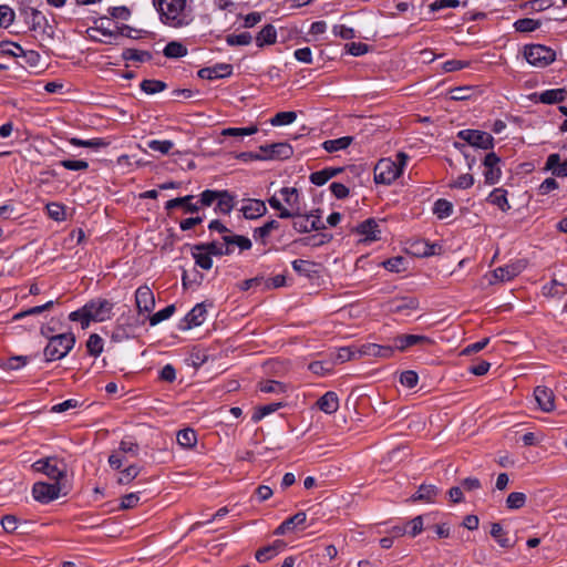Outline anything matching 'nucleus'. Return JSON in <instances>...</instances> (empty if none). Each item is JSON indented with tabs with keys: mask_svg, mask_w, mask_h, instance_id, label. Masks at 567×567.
I'll list each match as a JSON object with an SVG mask.
<instances>
[{
	"mask_svg": "<svg viewBox=\"0 0 567 567\" xmlns=\"http://www.w3.org/2000/svg\"><path fill=\"white\" fill-rule=\"evenodd\" d=\"M360 358L362 357H379L390 358L393 355L394 348L391 346H380L375 343H365L357 349Z\"/></svg>",
	"mask_w": 567,
	"mask_h": 567,
	"instance_id": "obj_15",
	"label": "nucleus"
},
{
	"mask_svg": "<svg viewBox=\"0 0 567 567\" xmlns=\"http://www.w3.org/2000/svg\"><path fill=\"white\" fill-rule=\"evenodd\" d=\"M507 193L503 188H495L488 196V202L497 206L501 210L506 212L511 208L507 200Z\"/></svg>",
	"mask_w": 567,
	"mask_h": 567,
	"instance_id": "obj_34",
	"label": "nucleus"
},
{
	"mask_svg": "<svg viewBox=\"0 0 567 567\" xmlns=\"http://www.w3.org/2000/svg\"><path fill=\"white\" fill-rule=\"evenodd\" d=\"M292 268L299 275L311 278L316 272V264L310 260L296 259L292 261Z\"/></svg>",
	"mask_w": 567,
	"mask_h": 567,
	"instance_id": "obj_38",
	"label": "nucleus"
},
{
	"mask_svg": "<svg viewBox=\"0 0 567 567\" xmlns=\"http://www.w3.org/2000/svg\"><path fill=\"white\" fill-rule=\"evenodd\" d=\"M177 443L184 449H192L197 443V436L194 430L184 429L177 432Z\"/></svg>",
	"mask_w": 567,
	"mask_h": 567,
	"instance_id": "obj_35",
	"label": "nucleus"
},
{
	"mask_svg": "<svg viewBox=\"0 0 567 567\" xmlns=\"http://www.w3.org/2000/svg\"><path fill=\"white\" fill-rule=\"evenodd\" d=\"M342 172V168H324L310 175V181L317 186L324 185L330 178Z\"/></svg>",
	"mask_w": 567,
	"mask_h": 567,
	"instance_id": "obj_31",
	"label": "nucleus"
},
{
	"mask_svg": "<svg viewBox=\"0 0 567 567\" xmlns=\"http://www.w3.org/2000/svg\"><path fill=\"white\" fill-rule=\"evenodd\" d=\"M353 138L351 136H342L336 140H328L322 143V147L328 153L338 152L341 150H346L348 146L351 145Z\"/></svg>",
	"mask_w": 567,
	"mask_h": 567,
	"instance_id": "obj_32",
	"label": "nucleus"
},
{
	"mask_svg": "<svg viewBox=\"0 0 567 567\" xmlns=\"http://www.w3.org/2000/svg\"><path fill=\"white\" fill-rule=\"evenodd\" d=\"M282 547L284 543L281 540H276L272 545L262 547L257 550L255 557L259 563H266L275 557Z\"/></svg>",
	"mask_w": 567,
	"mask_h": 567,
	"instance_id": "obj_29",
	"label": "nucleus"
},
{
	"mask_svg": "<svg viewBox=\"0 0 567 567\" xmlns=\"http://www.w3.org/2000/svg\"><path fill=\"white\" fill-rule=\"evenodd\" d=\"M312 215H307L302 213V209H300V214L292 217L293 220V228L298 233H309L311 230H319L323 229L324 225H318L317 221H311Z\"/></svg>",
	"mask_w": 567,
	"mask_h": 567,
	"instance_id": "obj_19",
	"label": "nucleus"
},
{
	"mask_svg": "<svg viewBox=\"0 0 567 567\" xmlns=\"http://www.w3.org/2000/svg\"><path fill=\"white\" fill-rule=\"evenodd\" d=\"M491 535L504 548L512 547L509 539L505 537L503 527L498 523H494L491 526Z\"/></svg>",
	"mask_w": 567,
	"mask_h": 567,
	"instance_id": "obj_51",
	"label": "nucleus"
},
{
	"mask_svg": "<svg viewBox=\"0 0 567 567\" xmlns=\"http://www.w3.org/2000/svg\"><path fill=\"white\" fill-rule=\"evenodd\" d=\"M113 303L106 299L92 300L85 305L91 321L102 322L111 318Z\"/></svg>",
	"mask_w": 567,
	"mask_h": 567,
	"instance_id": "obj_10",
	"label": "nucleus"
},
{
	"mask_svg": "<svg viewBox=\"0 0 567 567\" xmlns=\"http://www.w3.org/2000/svg\"><path fill=\"white\" fill-rule=\"evenodd\" d=\"M457 136L467 142L471 146L489 150L493 148L494 137L487 133L477 130H462L458 132Z\"/></svg>",
	"mask_w": 567,
	"mask_h": 567,
	"instance_id": "obj_7",
	"label": "nucleus"
},
{
	"mask_svg": "<svg viewBox=\"0 0 567 567\" xmlns=\"http://www.w3.org/2000/svg\"><path fill=\"white\" fill-rule=\"evenodd\" d=\"M355 231L361 236L362 241H377L380 239L381 235L380 225L373 218H369L359 224Z\"/></svg>",
	"mask_w": 567,
	"mask_h": 567,
	"instance_id": "obj_14",
	"label": "nucleus"
},
{
	"mask_svg": "<svg viewBox=\"0 0 567 567\" xmlns=\"http://www.w3.org/2000/svg\"><path fill=\"white\" fill-rule=\"evenodd\" d=\"M434 214L440 218H446L453 213V205L446 199H437L433 207Z\"/></svg>",
	"mask_w": 567,
	"mask_h": 567,
	"instance_id": "obj_43",
	"label": "nucleus"
},
{
	"mask_svg": "<svg viewBox=\"0 0 567 567\" xmlns=\"http://www.w3.org/2000/svg\"><path fill=\"white\" fill-rule=\"evenodd\" d=\"M175 306L174 305H169L167 307H165L164 309L157 311L156 313H154L151 318H150V323L151 326H156L158 324L159 322L171 318L173 316V313L175 312Z\"/></svg>",
	"mask_w": 567,
	"mask_h": 567,
	"instance_id": "obj_53",
	"label": "nucleus"
},
{
	"mask_svg": "<svg viewBox=\"0 0 567 567\" xmlns=\"http://www.w3.org/2000/svg\"><path fill=\"white\" fill-rule=\"evenodd\" d=\"M190 2L192 0H155L154 6L162 23L171 28H183L194 19Z\"/></svg>",
	"mask_w": 567,
	"mask_h": 567,
	"instance_id": "obj_1",
	"label": "nucleus"
},
{
	"mask_svg": "<svg viewBox=\"0 0 567 567\" xmlns=\"http://www.w3.org/2000/svg\"><path fill=\"white\" fill-rule=\"evenodd\" d=\"M276 39H277V32H276L275 27L271 24H267L258 33L256 41H257L258 47H262L265 44L275 43Z\"/></svg>",
	"mask_w": 567,
	"mask_h": 567,
	"instance_id": "obj_37",
	"label": "nucleus"
},
{
	"mask_svg": "<svg viewBox=\"0 0 567 567\" xmlns=\"http://www.w3.org/2000/svg\"><path fill=\"white\" fill-rule=\"evenodd\" d=\"M501 158L493 152L488 153L484 158V177L485 183L489 185L496 184L502 175L501 167H499Z\"/></svg>",
	"mask_w": 567,
	"mask_h": 567,
	"instance_id": "obj_12",
	"label": "nucleus"
},
{
	"mask_svg": "<svg viewBox=\"0 0 567 567\" xmlns=\"http://www.w3.org/2000/svg\"><path fill=\"white\" fill-rule=\"evenodd\" d=\"M409 156L404 152H399L395 159L382 158L374 167V181L378 184L390 185L398 179L406 166Z\"/></svg>",
	"mask_w": 567,
	"mask_h": 567,
	"instance_id": "obj_2",
	"label": "nucleus"
},
{
	"mask_svg": "<svg viewBox=\"0 0 567 567\" xmlns=\"http://www.w3.org/2000/svg\"><path fill=\"white\" fill-rule=\"evenodd\" d=\"M118 451H121L123 454H125L126 456H137L138 454V445L137 443L131 441V440H123L121 441L120 443V446L117 449Z\"/></svg>",
	"mask_w": 567,
	"mask_h": 567,
	"instance_id": "obj_63",
	"label": "nucleus"
},
{
	"mask_svg": "<svg viewBox=\"0 0 567 567\" xmlns=\"http://www.w3.org/2000/svg\"><path fill=\"white\" fill-rule=\"evenodd\" d=\"M417 381H419L417 373L412 370H408V371H404L401 373L400 382L402 385H404L409 389L414 388L417 384Z\"/></svg>",
	"mask_w": 567,
	"mask_h": 567,
	"instance_id": "obj_64",
	"label": "nucleus"
},
{
	"mask_svg": "<svg viewBox=\"0 0 567 567\" xmlns=\"http://www.w3.org/2000/svg\"><path fill=\"white\" fill-rule=\"evenodd\" d=\"M53 305H54V301L50 300V301H48L47 303H44L42 306H35V307L29 308L25 311H21L19 313H16L13 316V319L14 320H19V319H21V318H23L25 316L40 315L43 311L51 309L53 307Z\"/></svg>",
	"mask_w": 567,
	"mask_h": 567,
	"instance_id": "obj_54",
	"label": "nucleus"
},
{
	"mask_svg": "<svg viewBox=\"0 0 567 567\" xmlns=\"http://www.w3.org/2000/svg\"><path fill=\"white\" fill-rule=\"evenodd\" d=\"M297 114L292 111L279 112L271 120L270 124L274 126L288 125L296 121Z\"/></svg>",
	"mask_w": 567,
	"mask_h": 567,
	"instance_id": "obj_47",
	"label": "nucleus"
},
{
	"mask_svg": "<svg viewBox=\"0 0 567 567\" xmlns=\"http://www.w3.org/2000/svg\"><path fill=\"white\" fill-rule=\"evenodd\" d=\"M147 147L154 152H159L161 154H168L169 151L174 147V143L172 141H158L152 140L147 142Z\"/></svg>",
	"mask_w": 567,
	"mask_h": 567,
	"instance_id": "obj_55",
	"label": "nucleus"
},
{
	"mask_svg": "<svg viewBox=\"0 0 567 567\" xmlns=\"http://www.w3.org/2000/svg\"><path fill=\"white\" fill-rule=\"evenodd\" d=\"M527 497L522 492H513L506 498V506L509 509H519L525 506Z\"/></svg>",
	"mask_w": 567,
	"mask_h": 567,
	"instance_id": "obj_46",
	"label": "nucleus"
},
{
	"mask_svg": "<svg viewBox=\"0 0 567 567\" xmlns=\"http://www.w3.org/2000/svg\"><path fill=\"white\" fill-rule=\"evenodd\" d=\"M515 30L518 32H532L540 27V22L535 19L524 18L514 23Z\"/></svg>",
	"mask_w": 567,
	"mask_h": 567,
	"instance_id": "obj_48",
	"label": "nucleus"
},
{
	"mask_svg": "<svg viewBox=\"0 0 567 567\" xmlns=\"http://www.w3.org/2000/svg\"><path fill=\"white\" fill-rule=\"evenodd\" d=\"M441 247L436 244H429L424 240L415 241L411 245V251L413 255L419 257H429L437 254Z\"/></svg>",
	"mask_w": 567,
	"mask_h": 567,
	"instance_id": "obj_25",
	"label": "nucleus"
},
{
	"mask_svg": "<svg viewBox=\"0 0 567 567\" xmlns=\"http://www.w3.org/2000/svg\"><path fill=\"white\" fill-rule=\"evenodd\" d=\"M193 199H194L193 195L174 198L166 203L165 208L167 210H172L177 207H183L186 213H196V212H198L199 206L197 203H193Z\"/></svg>",
	"mask_w": 567,
	"mask_h": 567,
	"instance_id": "obj_22",
	"label": "nucleus"
},
{
	"mask_svg": "<svg viewBox=\"0 0 567 567\" xmlns=\"http://www.w3.org/2000/svg\"><path fill=\"white\" fill-rule=\"evenodd\" d=\"M251 35L249 32H243L239 34H229L226 38V42L229 45H248L251 42Z\"/></svg>",
	"mask_w": 567,
	"mask_h": 567,
	"instance_id": "obj_59",
	"label": "nucleus"
},
{
	"mask_svg": "<svg viewBox=\"0 0 567 567\" xmlns=\"http://www.w3.org/2000/svg\"><path fill=\"white\" fill-rule=\"evenodd\" d=\"M358 347H344V348H340L337 352V355H336V362L338 363H342V362H346V361H350V360H354V359H359V354H358V351H357Z\"/></svg>",
	"mask_w": 567,
	"mask_h": 567,
	"instance_id": "obj_50",
	"label": "nucleus"
},
{
	"mask_svg": "<svg viewBox=\"0 0 567 567\" xmlns=\"http://www.w3.org/2000/svg\"><path fill=\"white\" fill-rule=\"evenodd\" d=\"M567 96V91L565 89H553L546 90L539 94V101L544 104H554L558 102H563Z\"/></svg>",
	"mask_w": 567,
	"mask_h": 567,
	"instance_id": "obj_30",
	"label": "nucleus"
},
{
	"mask_svg": "<svg viewBox=\"0 0 567 567\" xmlns=\"http://www.w3.org/2000/svg\"><path fill=\"white\" fill-rule=\"evenodd\" d=\"M280 406H281V403H270V404L262 405L256 410V412L254 413L251 419L254 422H258L266 415L277 411Z\"/></svg>",
	"mask_w": 567,
	"mask_h": 567,
	"instance_id": "obj_61",
	"label": "nucleus"
},
{
	"mask_svg": "<svg viewBox=\"0 0 567 567\" xmlns=\"http://www.w3.org/2000/svg\"><path fill=\"white\" fill-rule=\"evenodd\" d=\"M223 240L225 246L228 249H233L234 247H238L240 251L249 250L252 246L251 240L248 237L241 235H235L231 231L227 235L223 236Z\"/></svg>",
	"mask_w": 567,
	"mask_h": 567,
	"instance_id": "obj_23",
	"label": "nucleus"
},
{
	"mask_svg": "<svg viewBox=\"0 0 567 567\" xmlns=\"http://www.w3.org/2000/svg\"><path fill=\"white\" fill-rule=\"evenodd\" d=\"M264 161H284L292 156L293 150L289 143L280 142L259 146Z\"/></svg>",
	"mask_w": 567,
	"mask_h": 567,
	"instance_id": "obj_8",
	"label": "nucleus"
},
{
	"mask_svg": "<svg viewBox=\"0 0 567 567\" xmlns=\"http://www.w3.org/2000/svg\"><path fill=\"white\" fill-rule=\"evenodd\" d=\"M166 89V84L159 80H144L141 83V90L146 94H155Z\"/></svg>",
	"mask_w": 567,
	"mask_h": 567,
	"instance_id": "obj_49",
	"label": "nucleus"
},
{
	"mask_svg": "<svg viewBox=\"0 0 567 567\" xmlns=\"http://www.w3.org/2000/svg\"><path fill=\"white\" fill-rule=\"evenodd\" d=\"M206 318V308L203 303H197L186 316L185 323L186 328L200 326Z\"/></svg>",
	"mask_w": 567,
	"mask_h": 567,
	"instance_id": "obj_24",
	"label": "nucleus"
},
{
	"mask_svg": "<svg viewBox=\"0 0 567 567\" xmlns=\"http://www.w3.org/2000/svg\"><path fill=\"white\" fill-rule=\"evenodd\" d=\"M258 132L256 125L248 127H227L221 131L223 136H248Z\"/></svg>",
	"mask_w": 567,
	"mask_h": 567,
	"instance_id": "obj_45",
	"label": "nucleus"
},
{
	"mask_svg": "<svg viewBox=\"0 0 567 567\" xmlns=\"http://www.w3.org/2000/svg\"><path fill=\"white\" fill-rule=\"evenodd\" d=\"M526 61L535 68H546L556 59V52L543 44H529L523 51Z\"/></svg>",
	"mask_w": 567,
	"mask_h": 567,
	"instance_id": "obj_5",
	"label": "nucleus"
},
{
	"mask_svg": "<svg viewBox=\"0 0 567 567\" xmlns=\"http://www.w3.org/2000/svg\"><path fill=\"white\" fill-rule=\"evenodd\" d=\"M307 520L305 512H299L284 520L275 530V535H285L302 526Z\"/></svg>",
	"mask_w": 567,
	"mask_h": 567,
	"instance_id": "obj_18",
	"label": "nucleus"
},
{
	"mask_svg": "<svg viewBox=\"0 0 567 567\" xmlns=\"http://www.w3.org/2000/svg\"><path fill=\"white\" fill-rule=\"evenodd\" d=\"M437 493L439 489L434 485H421L414 494L413 499L431 503L434 501Z\"/></svg>",
	"mask_w": 567,
	"mask_h": 567,
	"instance_id": "obj_39",
	"label": "nucleus"
},
{
	"mask_svg": "<svg viewBox=\"0 0 567 567\" xmlns=\"http://www.w3.org/2000/svg\"><path fill=\"white\" fill-rule=\"evenodd\" d=\"M317 406L326 414H333L339 409V398L336 392H326L318 401Z\"/></svg>",
	"mask_w": 567,
	"mask_h": 567,
	"instance_id": "obj_21",
	"label": "nucleus"
},
{
	"mask_svg": "<svg viewBox=\"0 0 567 567\" xmlns=\"http://www.w3.org/2000/svg\"><path fill=\"white\" fill-rule=\"evenodd\" d=\"M32 468L47 475L55 483H62V480L66 476V464L56 457L39 460L32 464Z\"/></svg>",
	"mask_w": 567,
	"mask_h": 567,
	"instance_id": "obj_6",
	"label": "nucleus"
},
{
	"mask_svg": "<svg viewBox=\"0 0 567 567\" xmlns=\"http://www.w3.org/2000/svg\"><path fill=\"white\" fill-rule=\"evenodd\" d=\"M14 20V11L7 4L0 6V28L9 27Z\"/></svg>",
	"mask_w": 567,
	"mask_h": 567,
	"instance_id": "obj_62",
	"label": "nucleus"
},
{
	"mask_svg": "<svg viewBox=\"0 0 567 567\" xmlns=\"http://www.w3.org/2000/svg\"><path fill=\"white\" fill-rule=\"evenodd\" d=\"M427 341H429V339L424 336L405 334V336H400V337L395 338L393 348L403 351L414 344L427 342Z\"/></svg>",
	"mask_w": 567,
	"mask_h": 567,
	"instance_id": "obj_27",
	"label": "nucleus"
},
{
	"mask_svg": "<svg viewBox=\"0 0 567 567\" xmlns=\"http://www.w3.org/2000/svg\"><path fill=\"white\" fill-rule=\"evenodd\" d=\"M280 194L288 207H285L276 196L268 199L270 207L279 212L278 217L287 219L299 215L302 208L299 202L298 189L295 187H282Z\"/></svg>",
	"mask_w": 567,
	"mask_h": 567,
	"instance_id": "obj_3",
	"label": "nucleus"
},
{
	"mask_svg": "<svg viewBox=\"0 0 567 567\" xmlns=\"http://www.w3.org/2000/svg\"><path fill=\"white\" fill-rule=\"evenodd\" d=\"M63 487V483L54 482L49 484L44 482H37L32 487V494L38 502L49 503L60 496Z\"/></svg>",
	"mask_w": 567,
	"mask_h": 567,
	"instance_id": "obj_9",
	"label": "nucleus"
},
{
	"mask_svg": "<svg viewBox=\"0 0 567 567\" xmlns=\"http://www.w3.org/2000/svg\"><path fill=\"white\" fill-rule=\"evenodd\" d=\"M69 319L71 321H79L81 323L82 329H86L91 322L89 318V312L85 311V305L81 309L71 312L69 315Z\"/></svg>",
	"mask_w": 567,
	"mask_h": 567,
	"instance_id": "obj_60",
	"label": "nucleus"
},
{
	"mask_svg": "<svg viewBox=\"0 0 567 567\" xmlns=\"http://www.w3.org/2000/svg\"><path fill=\"white\" fill-rule=\"evenodd\" d=\"M233 66L227 63H219L210 68H203L198 71L200 79L215 80L231 75Z\"/></svg>",
	"mask_w": 567,
	"mask_h": 567,
	"instance_id": "obj_16",
	"label": "nucleus"
},
{
	"mask_svg": "<svg viewBox=\"0 0 567 567\" xmlns=\"http://www.w3.org/2000/svg\"><path fill=\"white\" fill-rule=\"evenodd\" d=\"M47 212L50 218L56 221L65 219V208L63 205L58 203H50L47 205Z\"/></svg>",
	"mask_w": 567,
	"mask_h": 567,
	"instance_id": "obj_56",
	"label": "nucleus"
},
{
	"mask_svg": "<svg viewBox=\"0 0 567 567\" xmlns=\"http://www.w3.org/2000/svg\"><path fill=\"white\" fill-rule=\"evenodd\" d=\"M215 210L221 214H229L235 206V196L228 190H219Z\"/></svg>",
	"mask_w": 567,
	"mask_h": 567,
	"instance_id": "obj_28",
	"label": "nucleus"
},
{
	"mask_svg": "<svg viewBox=\"0 0 567 567\" xmlns=\"http://www.w3.org/2000/svg\"><path fill=\"white\" fill-rule=\"evenodd\" d=\"M135 305L138 313H150L155 308V297L152 289L143 285L135 291Z\"/></svg>",
	"mask_w": 567,
	"mask_h": 567,
	"instance_id": "obj_11",
	"label": "nucleus"
},
{
	"mask_svg": "<svg viewBox=\"0 0 567 567\" xmlns=\"http://www.w3.org/2000/svg\"><path fill=\"white\" fill-rule=\"evenodd\" d=\"M75 337L71 332L60 333L49 338L44 348V357L48 361H55L64 358L74 347Z\"/></svg>",
	"mask_w": 567,
	"mask_h": 567,
	"instance_id": "obj_4",
	"label": "nucleus"
},
{
	"mask_svg": "<svg viewBox=\"0 0 567 567\" xmlns=\"http://www.w3.org/2000/svg\"><path fill=\"white\" fill-rule=\"evenodd\" d=\"M86 349L91 355L99 357L103 351V339L96 333L91 334L86 341Z\"/></svg>",
	"mask_w": 567,
	"mask_h": 567,
	"instance_id": "obj_44",
	"label": "nucleus"
},
{
	"mask_svg": "<svg viewBox=\"0 0 567 567\" xmlns=\"http://www.w3.org/2000/svg\"><path fill=\"white\" fill-rule=\"evenodd\" d=\"M205 250L210 256H224L233 254V249H228V247L224 244H218L216 241L199 244L197 245V250Z\"/></svg>",
	"mask_w": 567,
	"mask_h": 567,
	"instance_id": "obj_33",
	"label": "nucleus"
},
{
	"mask_svg": "<svg viewBox=\"0 0 567 567\" xmlns=\"http://www.w3.org/2000/svg\"><path fill=\"white\" fill-rule=\"evenodd\" d=\"M123 58L130 61L145 62L151 59V54L146 51H138L135 49H126L123 52Z\"/></svg>",
	"mask_w": 567,
	"mask_h": 567,
	"instance_id": "obj_58",
	"label": "nucleus"
},
{
	"mask_svg": "<svg viewBox=\"0 0 567 567\" xmlns=\"http://www.w3.org/2000/svg\"><path fill=\"white\" fill-rule=\"evenodd\" d=\"M192 256L195 260V264L204 270H209L213 267L212 256L208 255L205 250L198 249L197 245L192 248Z\"/></svg>",
	"mask_w": 567,
	"mask_h": 567,
	"instance_id": "obj_36",
	"label": "nucleus"
},
{
	"mask_svg": "<svg viewBox=\"0 0 567 567\" xmlns=\"http://www.w3.org/2000/svg\"><path fill=\"white\" fill-rule=\"evenodd\" d=\"M259 389L265 393H284L286 391V385L279 381L268 380L260 383Z\"/></svg>",
	"mask_w": 567,
	"mask_h": 567,
	"instance_id": "obj_57",
	"label": "nucleus"
},
{
	"mask_svg": "<svg viewBox=\"0 0 567 567\" xmlns=\"http://www.w3.org/2000/svg\"><path fill=\"white\" fill-rule=\"evenodd\" d=\"M419 306V302L414 298H402L399 300H395L391 303V311L392 312H402L404 310H414Z\"/></svg>",
	"mask_w": 567,
	"mask_h": 567,
	"instance_id": "obj_42",
	"label": "nucleus"
},
{
	"mask_svg": "<svg viewBox=\"0 0 567 567\" xmlns=\"http://www.w3.org/2000/svg\"><path fill=\"white\" fill-rule=\"evenodd\" d=\"M240 210L243 212L245 218L255 219L264 216L267 212V207L265 203L260 199H248L243 205Z\"/></svg>",
	"mask_w": 567,
	"mask_h": 567,
	"instance_id": "obj_20",
	"label": "nucleus"
},
{
	"mask_svg": "<svg viewBox=\"0 0 567 567\" xmlns=\"http://www.w3.org/2000/svg\"><path fill=\"white\" fill-rule=\"evenodd\" d=\"M27 19L28 23L31 25V29L34 31L42 30L47 24L45 16L37 9H31Z\"/></svg>",
	"mask_w": 567,
	"mask_h": 567,
	"instance_id": "obj_41",
	"label": "nucleus"
},
{
	"mask_svg": "<svg viewBox=\"0 0 567 567\" xmlns=\"http://www.w3.org/2000/svg\"><path fill=\"white\" fill-rule=\"evenodd\" d=\"M141 472V467L137 465H130L120 473L117 482L120 484L131 483Z\"/></svg>",
	"mask_w": 567,
	"mask_h": 567,
	"instance_id": "obj_52",
	"label": "nucleus"
},
{
	"mask_svg": "<svg viewBox=\"0 0 567 567\" xmlns=\"http://www.w3.org/2000/svg\"><path fill=\"white\" fill-rule=\"evenodd\" d=\"M524 268L525 264L523 261H516L514 264L496 268L493 275L496 279L501 281H508L518 276Z\"/></svg>",
	"mask_w": 567,
	"mask_h": 567,
	"instance_id": "obj_17",
	"label": "nucleus"
},
{
	"mask_svg": "<svg viewBox=\"0 0 567 567\" xmlns=\"http://www.w3.org/2000/svg\"><path fill=\"white\" fill-rule=\"evenodd\" d=\"M546 169L558 177H567V162L561 163L559 154H550L547 157Z\"/></svg>",
	"mask_w": 567,
	"mask_h": 567,
	"instance_id": "obj_26",
	"label": "nucleus"
},
{
	"mask_svg": "<svg viewBox=\"0 0 567 567\" xmlns=\"http://www.w3.org/2000/svg\"><path fill=\"white\" fill-rule=\"evenodd\" d=\"M187 54V48L177 41H172L166 44L164 55L171 59L183 58Z\"/></svg>",
	"mask_w": 567,
	"mask_h": 567,
	"instance_id": "obj_40",
	"label": "nucleus"
},
{
	"mask_svg": "<svg viewBox=\"0 0 567 567\" xmlns=\"http://www.w3.org/2000/svg\"><path fill=\"white\" fill-rule=\"evenodd\" d=\"M534 398L543 412L549 413L555 410V394L551 389L538 385L534 390Z\"/></svg>",
	"mask_w": 567,
	"mask_h": 567,
	"instance_id": "obj_13",
	"label": "nucleus"
}]
</instances>
